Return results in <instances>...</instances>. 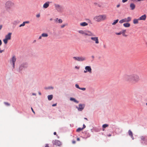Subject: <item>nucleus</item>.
Listing matches in <instances>:
<instances>
[{
	"mask_svg": "<svg viewBox=\"0 0 147 147\" xmlns=\"http://www.w3.org/2000/svg\"><path fill=\"white\" fill-rule=\"evenodd\" d=\"M56 105H57V103H56V104H54L52 106L53 107H54V106H56Z\"/></svg>",
	"mask_w": 147,
	"mask_h": 147,
	"instance_id": "nucleus-47",
	"label": "nucleus"
},
{
	"mask_svg": "<svg viewBox=\"0 0 147 147\" xmlns=\"http://www.w3.org/2000/svg\"><path fill=\"white\" fill-rule=\"evenodd\" d=\"M36 42V40H34L32 42V43H34Z\"/></svg>",
	"mask_w": 147,
	"mask_h": 147,
	"instance_id": "nucleus-50",
	"label": "nucleus"
},
{
	"mask_svg": "<svg viewBox=\"0 0 147 147\" xmlns=\"http://www.w3.org/2000/svg\"><path fill=\"white\" fill-rule=\"evenodd\" d=\"M119 20L118 19L114 21V22L112 23L113 25H115L118 22Z\"/></svg>",
	"mask_w": 147,
	"mask_h": 147,
	"instance_id": "nucleus-27",
	"label": "nucleus"
},
{
	"mask_svg": "<svg viewBox=\"0 0 147 147\" xmlns=\"http://www.w3.org/2000/svg\"><path fill=\"white\" fill-rule=\"evenodd\" d=\"M107 19V15L105 14L99 15L95 16L94 19L97 22H100Z\"/></svg>",
	"mask_w": 147,
	"mask_h": 147,
	"instance_id": "nucleus-3",
	"label": "nucleus"
},
{
	"mask_svg": "<svg viewBox=\"0 0 147 147\" xmlns=\"http://www.w3.org/2000/svg\"><path fill=\"white\" fill-rule=\"evenodd\" d=\"M42 36L41 35L38 38V40H40L42 39Z\"/></svg>",
	"mask_w": 147,
	"mask_h": 147,
	"instance_id": "nucleus-39",
	"label": "nucleus"
},
{
	"mask_svg": "<svg viewBox=\"0 0 147 147\" xmlns=\"http://www.w3.org/2000/svg\"><path fill=\"white\" fill-rule=\"evenodd\" d=\"M136 7L135 5L133 3H131L130 5V7L131 8V10H134Z\"/></svg>",
	"mask_w": 147,
	"mask_h": 147,
	"instance_id": "nucleus-16",
	"label": "nucleus"
},
{
	"mask_svg": "<svg viewBox=\"0 0 147 147\" xmlns=\"http://www.w3.org/2000/svg\"><path fill=\"white\" fill-rule=\"evenodd\" d=\"M38 94L39 95H41V93H40V92H38Z\"/></svg>",
	"mask_w": 147,
	"mask_h": 147,
	"instance_id": "nucleus-57",
	"label": "nucleus"
},
{
	"mask_svg": "<svg viewBox=\"0 0 147 147\" xmlns=\"http://www.w3.org/2000/svg\"><path fill=\"white\" fill-rule=\"evenodd\" d=\"M125 33L122 34V35L123 36L125 37H127V35L126 34H125Z\"/></svg>",
	"mask_w": 147,
	"mask_h": 147,
	"instance_id": "nucleus-37",
	"label": "nucleus"
},
{
	"mask_svg": "<svg viewBox=\"0 0 147 147\" xmlns=\"http://www.w3.org/2000/svg\"><path fill=\"white\" fill-rule=\"evenodd\" d=\"M111 136V135H109V136Z\"/></svg>",
	"mask_w": 147,
	"mask_h": 147,
	"instance_id": "nucleus-63",
	"label": "nucleus"
},
{
	"mask_svg": "<svg viewBox=\"0 0 147 147\" xmlns=\"http://www.w3.org/2000/svg\"><path fill=\"white\" fill-rule=\"evenodd\" d=\"M84 119H86V120H88V119H87V118H84Z\"/></svg>",
	"mask_w": 147,
	"mask_h": 147,
	"instance_id": "nucleus-58",
	"label": "nucleus"
},
{
	"mask_svg": "<svg viewBox=\"0 0 147 147\" xmlns=\"http://www.w3.org/2000/svg\"><path fill=\"white\" fill-rule=\"evenodd\" d=\"M91 39L93 41L95 42L96 44H98L99 43L98 37H91Z\"/></svg>",
	"mask_w": 147,
	"mask_h": 147,
	"instance_id": "nucleus-11",
	"label": "nucleus"
},
{
	"mask_svg": "<svg viewBox=\"0 0 147 147\" xmlns=\"http://www.w3.org/2000/svg\"><path fill=\"white\" fill-rule=\"evenodd\" d=\"M23 68H24L23 66L22 65H21L19 67V70L20 71H21L22 69Z\"/></svg>",
	"mask_w": 147,
	"mask_h": 147,
	"instance_id": "nucleus-32",
	"label": "nucleus"
},
{
	"mask_svg": "<svg viewBox=\"0 0 147 147\" xmlns=\"http://www.w3.org/2000/svg\"><path fill=\"white\" fill-rule=\"evenodd\" d=\"M11 33H9L5 36V38L3 40V41L5 44L6 45L7 43L8 40L11 39Z\"/></svg>",
	"mask_w": 147,
	"mask_h": 147,
	"instance_id": "nucleus-5",
	"label": "nucleus"
},
{
	"mask_svg": "<svg viewBox=\"0 0 147 147\" xmlns=\"http://www.w3.org/2000/svg\"><path fill=\"white\" fill-rule=\"evenodd\" d=\"M140 20H139V18L138 19H134L133 20V23L134 24H138V21Z\"/></svg>",
	"mask_w": 147,
	"mask_h": 147,
	"instance_id": "nucleus-20",
	"label": "nucleus"
},
{
	"mask_svg": "<svg viewBox=\"0 0 147 147\" xmlns=\"http://www.w3.org/2000/svg\"><path fill=\"white\" fill-rule=\"evenodd\" d=\"M45 147H49L48 144H46Z\"/></svg>",
	"mask_w": 147,
	"mask_h": 147,
	"instance_id": "nucleus-49",
	"label": "nucleus"
},
{
	"mask_svg": "<svg viewBox=\"0 0 147 147\" xmlns=\"http://www.w3.org/2000/svg\"><path fill=\"white\" fill-rule=\"evenodd\" d=\"M53 95H48V99L49 100H52V99L53 98Z\"/></svg>",
	"mask_w": 147,
	"mask_h": 147,
	"instance_id": "nucleus-26",
	"label": "nucleus"
},
{
	"mask_svg": "<svg viewBox=\"0 0 147 147\" xmlns=\"http://www.w3.org/2000/svg\"><path fill=\"white\" fill-rule=\"evenodd\" d=\"M76 143V142L75 141V140H73L72 141V143L73 144H75Z\"/></svg>",
	"mask_w": 147,
	"mask_h": 147,
	"instance_id": "nucleus-44",
	"label": "nucleus"
},
{
	"mask_svg": "<svg viewBox=\"0 0 147 147\" xmlns=\"http://www.w3.org/2000/svg\"><path fill=\"white\" fill-rule=\"evenodd\" d=\"M20 21L18 20H14L13 22V24L14 25H16L20 23Z\"/></svg>",
	"mask_w": 147,
	"mask_h": 147,
	"instance_id": "nucleus-23",
	"label": "nucleus"
},
{
	"mask_svg": "<svg viewBox=\"0 0 147 147\" xmlns=\"http://www.w3.org/2000/svg\"><path fill=\"white\" fill-rule=\"evenodd\" d=\"M73 59L75 60L78 61H83L86 60V58L84 57H74Z\"/></svg>",
	"mask_w": 147,
	"mask_h": 147,
	"instance_id": "nucleus-7",
	"label": "nucleus"
},
{
	"mask_svg": "<svg viewBox=\"0 0 147 147\" xmlns=\"http://www.w3.org/2000/svg\"><path fill=\"white\" fill-rule=\"evenodd\" d=\"M75 86L76 88L80 89V87H79V85L78 84H76L75 85Z\"/></svg>",
	"mask_w": 147,
	"mask_h": 147,
	"instance_id": "nucleus-36",
	"label": "nucleus"
},
{
	"mask_svg": "<svg viewBox=\"0 0 147 147\" xmlns=\"http://www.w3.org/2000/svg\"><path fill=\"white\" fill-rule=\"evenodd\" d=\"M52 142L53 145H55L57 146H60L61 145V142L59 140H53Z\"/></svg>",
	"mask_w": 147,
	"mask_h": 147,
	"instance_id": "nucleus-8",
	"label": "nucleus"
},
{
	"mask_svg": "<svg viewBox=\"0 0 147 147\" xmlns=\"http://www.w3.org/2000/svg\"><path fill=\"white\" fill-rule=\"evenodd\" d=\"M25 23L24 22H23V23L22 24H21L20 25L19 27H21L22 26H24L25 25Z\"/></svg>",
	"mask_w": 147,
	"mask_h": 147,
	"instance_id": "nucleus-29",
	"label": "nucleus"
},
{
	"mask_svg": "<svg viewBox=\"0 0 147 147\" xmlns=\"http://www.w3.org/2000/svg\"><path fill=\"white\" fill-rule=\"evenodd\" d=\"M32 95H36V94H35V93H32Z\"/></svg>",
	"mask_w": 147,
	"mask_h": 147,
	"instance_id": "nucleus-56",
	"label": "nucleus"
},
{
	"mask_svg": "<svg viewBox=\"0 0 147 147\" xmlns=\"http://www.w3.org/2000/svg\"><path fill=\"white\" fill-rule=\"evenodd\" d=\"M127 0H122V2L123 3H124L126 2H127Z\"/></svg>",
	"mask_w": 147,
	"mask_h": 147,
	"instance_id": "nucleus-42",
	"label": "nucleus"
},
{
	"mask_svg": "<svg viewBox=\"0 0 147 147\" xmlns=\"http://www.w3.org/2000/svg\"><path fill=\"white\" fill-rule=\"evenodd\" d=\"M54 21L56 23L61 24L62 22V20L61 19H59L58 18H56L54 19Z\"/></svg>",
	"mask_w": 147,
	"mask_h": 147,
	"instance_id": "nucleus-14",
	"label": "nucleus"
},
{
	"mask_svg": "<svg viewBox=\"0 0 147 147\" xmlns=\"http://www.w3.org/2000/svg\"><path fill=\"white\" fill-rule=\"evenodd\" d=\"M80 25L81 26H85L88 25V24L86 22H83L80 23Z\"/></svg>",
	"mask_w": 147,
	"mask_h": 147,
	"instance_id": "nucleus-19",
	"label": "nucleus"
},
{
	"mask_svg": "<svg viewBox=\"0 0 147 147\" xmlns=\"http://www.w3.org/2000/svg\"><path fill=\"white\" fill-rule=\"evenodd\" d=\"M51 2L49 1H47L43 5V8L46 9L48 8L49 5V4Z\"/></svg>",
	"mask_w": 147,
	"mask_h": 147,
	"instance_id": "nucleus-10",
	"label": "nucleus"
},
{
	"mask_svg": "<svg viewBox=\"0 0 147 147\" xmlns=\"http://www.w3.org/2000/svg\"><path fill=\"white\" fill-rule=\"evenodd\" d=\"M146 14H144L139 18V20H142L145 21L146 19Z\"/></svg>",
	"mask_w": 147,
	"mask_h": 147,
	"instance_id": "nucleus-12",
	"label": "nucleus"
},
{
	"mask_svg": "<svg viewBox=\"0 0 147 147\" xmlns=\"http://www.w3.org/2000/svg\"><path fill=\"white\" fill-rule=\"evenodd\" d=\"M5 105H7L8 106H9L10 105V104H9L7 102H5Z\"/></svg>",
	"mask_w": 147,
	"mask_h": 147,
	"instance_id": "nucleus-45",
	"label": "nucleus"
},
{
	"mask_svg": "<svg viewBox=\"0 0 147 147\" xmlns=\"http://www.w3.org/2000/svg\"><path fill=\"white\" fill-rule=\"evenodd\" d=\"M124 22H125L124 21V19L120 20L119 21V23L121 24H122Z\"/></svg>",
	"mask_w": 147,
	"mask_h": 147,
	"instance_id": "nucleus-33",
	"label": "nucleus"
},
{
	"mask_svg": "<svg viewBox=\"0 0 147 147\" xmlns=\"http://www.w3.org/2000/svg\"><path fill=\"white\" fill-rule=\"evenodd\" d=\"M16 60V58L15 56H14L11 59V61L13 63V68H14V66H15V62Z\"/></svg>",
	"mask_w": 147,
	"mask_h": 147,
	"instance_id": "nucleus-13",
	"label": "nucleus"
},
{
	"mask_svg": "<svg viewBox=\"0 0 147 147\" xmlns=\"http://www.w3.org/2000/svg\"><path fill=\"white\" fill-rule=\"evenodd\" d=\"M24 22L25 23V24H29L30 23V22H29V21H25Z\"/></svg>",
	"mask_w": 147,
	"mask_h": 147,
	"instance_id": "nucleus-41",
	"label": "nucleus"
},
{
	"mask_svg": "<svg viewBox=\"0 0 147 147\" xmlns=\"http://www.w3.org/2000/svg\"><path fill=\"white\" fill-rule=\"evenodd\" d=\"M80 89L81 90H86L85 88H80Z\"/></svg>",
	"mask_w": 147,
	"mask_h": 147,
	"instance_id": "nucleus-38",
	"label": "nucleus"
},
{
	"mask_svg": "<svg viewBox=\"0 0 147 147\" xmlns=\"http://www.w3.org/2000/svg\"><path fill=\"white\" fill-rule=\"evenodd\" d=\"M83 129V128H78L76 130V131L77 132L80 131Z\"/></svg>",
	"mask_w": 147,
	"mask_h": 147,
	"instance_id": "nucleus-28",
	"label": "nucleus"
},
{
	"mask_svg": "<svg viewBox=\"0 0 147 147\" xmlns=\"http://www.w3.org/2000/svg\"><path fill=\"white\" fill-rule=\"evenodd\" d=\"M78 32L79 33L84 36H95L94 33L89 30H80Z\"/></svg>",
	"mask_w": 147,
	"mask_h": 147,
	"instance_id": "nucleus-4",
	"label": "nucleus"
},
{
	"mask_svg": "<svg viewBox=\"0 0 147 147\" xmlns=\"http://www.w3.org/2000/svg\"><path fill=\"white\" fill-rule=\"evenodd\" d=\"M124 20L125 22H128L131 21V18L130 17H128L127 18H124Z\"/></svg>",
	"mask_w": 147,
	"mask_h": 147,
	"instance_id": "nucleus-17",
	"label": "nucleus"
},
{
	"mask_svg": "<svg viewBox=\"0 0 147 147\" xmlns=\"http://www.w3.org/2000/svg\"><path fill=\"white\" fill-rule=\"evenodd\" d=\"M120 5L119 4L117 5V8H118L120 7Z\"/></svg>",
	"mask_w": 147,
	"mask_h": 147,
	"instance_id": "nucleus-48",
	"label": "nucleus"
},
{
	"mask_svg": "<svg viewBox=\"0 0 147 147\" xmlns=\"http://www.w3.org/2000/svg\"><path fill=\"white\" fill-rule=\"evenodd\" d=\"M54 5L55 8L57 11L59 12H62L63 10V8L61 6L58 4L56 3Z\"/></svg>",
	"mask_w": 147,
	"mask_h": 147,
	"instance_id": "nucleus-6",
	"label": "nucleus"
},
{
	"mask_svg": "<svg viewBox=\"0 0 147 147\" xmlns=\"http://www.w3.org/2000/svg\"><path fill=\"white\" fill-rule=\"evenodd\" d=\"M5 7L6 9L8 11H9L12 10L14 7L15 4L12 1L8 0L6 2Z\"/></svg>",
	"mask_w": 147,
	"mask_h": 147,
	"instance_id": "nucleus-2",
	"label": "nucleus"
},
{
	"mask_svg": "<svg viewBox=\"0 0 147 147\" xmlns=\"http://www.w3.org/2000/svg\"><path fill=\"white\" fill-rule=\"evenodd\" d=\"M50 21H52L53 20V19L52 18H51L50 19Z\"/></svg>",
	"mask_w": 147,
	"mask_h": 147,
	"instance_id": "nucleus-59",
	"label": "nucleus"
},
{
	"mask_svg": "<svg viewBox=\"0 0 147 147\" xmlns=\"http://www.w3.org/2000/svg\"><path fill=\"white\" fill-rule=\"evenodd\" d=\"M77 140L78 141H79L80 140V139L79 138H77Z\"/></svg>",
	"mask_w": 147,
	"mask_h": 147,
	"instance_id": "nucleus-51",
	"label": "nucleus"
},
{
	"mask_svg": "<svg viewBox=\"0 0 147 147\" xmlns=\"http://www.w3.org/2000/svg\"><path fill=\"white\" fill-rule=\"evenodd\" d=\"M92 57L93 59H94V57L93 56H92Z\"/></svg>",
	"mask_w": 147,
	"mask_h": 147,
	"instance_id": "nucleus-60",
	"label": "nucleus"
},
{
	"mask_svg": "<svg viewBox=\"0 0 147 147\" xmlns=\"http://www.w3.org/2000/svg\"><path fill=\"white\" fill-rule=\"evenodd\" d=\"M146 45H147V41L146 42Z\"/></svg>",
	"mask_w": 147,
	"mask_h": 147,
	"instance_id": "nucleus-61",
	"label": "nucleus"
},
{
	"mask_svg": "<svg viewBox=\"0 0 147 147\" xmlns=\"http://www.w3.org/2000/svg\"><path fill=\"white\" fill-rule=\"evenodd\" d=\"M146 106H147V103H146Z\"/></svg>",
	"mask_w": 147,
	"mask_h": 147,
	"instance_id": "nucleus-62",
	"label": "nucleus"
},
{
	"mask_svg": "<svg viewBox=\"0 0 147 147\" xmlns=\"http://www.w3.org/2000/svg\"><path fill=\"white\" fill-rule=\"evenodd\" d=\"M130 24L129 23H126L123 24L124 26L126 28L129 27L130 26Z\"/></svg>",
	"mask_w": 147,
	"mask_h": 147,
	"instance_id": "nucleus-21",
	"label": "nucleus"
},
{
	"mask_svg": "<svg viewBox=\"0 0 147 147\" xmlns=\"http://www.w3.org/2000/svg\"><path fill=\"white\" fill-rule=\"evenodd\" d=\"M56 134H57V133H56V132H54V135H56Z\"/></svg>",
	"mask_w": 147,
	"mask_h": 147,
	"instance_id": "nucleus-54",
	"label": "nucleus"
},
{
	"mask_svg": "<svg viewBox=\"0 0 147 147\" xmlns=\"http://www.w3.org/2000/svg\"><path fill=\"white\" fill-rule=\"evenodd\" d=\"M126 32V30H123L121 31V34L123 33H125Z\"/></svg>",
	"mask_w": 147,
	"mask_h": 147,
	"instance_id": "nucleus-30",
	"label": "nucleus"
},
{
	"mask_svg": "<svg viewBox=\"0 0 147 147\" xmlns=\"http://www.w3.org/2000/svg\"><path fill=\"white\" fill-rule=\"evenodd\" d=\"M66 25H67L66 24H64L62 25L61 26V28H64V27H65Z\"/></svg>",
	"mask_w": 147,
	"mask_h": 147,
	"instance_id": "nucleus-34",
	"label": "nucleus"
},
{
	"mask_svg": "<svg viewBox=\"0 0 147 147\" xmlns=\"http://www.w3.org/2000/svg\"><path fill=\"white\" fill-rule=\"evenodd\" d=\"M40 17V14H37L36 15V17L38 18Z\"/></svg>",
	"mask_w": 147,
	"mask_h": 147,
	"instance_id": "nucleus-40",
	"label": "nucleus"
},
{
	"mask_svg": "<svg viewBox=\"0 0 147 147\" xmlns=\"http://www.w3.org/2000/svg\"><path fill=\"white\" fill-rule=\"evenodd\" d=\"M86 127V126L84 124H83V127L82 128H83V129L85 128Z\"/></svg>",
	"mask_w": 147,
	"mask_h": 147,
	"instance_id": "nucleus-46",
	"label": "nucleus"
},
{
	"mask_svg": "<svg viewBox=\"0 0 147 147\" xmlns=\"http://www.w3.org/2000/svg\"><path fill=\"white\" fill-rule=\"evenodd\" d=\"M109 126V125L107 124H105L102 125V127L103 128V130L104 131L105 129L104 128H106V127H108Z\"/></svg>",
	"mask_w": 147,
	"mask_h": 147,
	"instance_id": "nucleus-25",
	"label": "nucleus"
},
{
	"mask_svg": "<svg viewBox=\"0 0 147 147\" xmlns=\"http://www.w3.org/2000/svg\"><path fill=\"white\" fill-rule=\"evenodd\" d=\"M141 139L143 141H144L145 140V136H142L141 137Z\"/></svg>",
	"mask_w": 147,
	"mask_h": 147,
	"instance_id": "nucleus-31",
	"label": "nucleus"
},
{
	"mask_svg": "<svg viewBox=\"0 0 147 147\" xmlns=\"http://www.w3.org/2000/svg\"><path fill=\"white\" fill-rule=\"evenodd\" d=\"M41 36L42 37H47L48 36V34L47 33H43L41 34Z\"/></svg>",
	"mask_w": 147,
	"mask_h": 147,
	"instance_id": "nucleus-22",
	"label": "nucleus"
},
{
	"mask_svg": "<svg viewBox=\"0 0 147 147\" xmlns=\"http://www.w3.org/2000/svg\"><path fill=\"white\" fill-rule=\"evenodd\" d=\"M70 100L71 101H74V102H76V103H78V101L76 100L75 98H71L70 99Z\"/></svg>",
	"mask_w": 147,
	"mask_h": 147,
	"instance_id": "nucleus-24",
	"label": "nucleus"
},
{
	"mask_svg": "<svg viewBox=\"0 0 147 147\" xmlns=\"http://www.w3.org/2000/svg\"><path fill=\"white\" fill-rule=\"evenodd\" d=\"M115 34H116L117 35H120L121 34V31L120 32H116Z\"/></svg>",
	"mask_w": 147,
	"mask_h": 147,
	"instance_id": "nucleus-35",
	"label": "nucleus"
},
{
	"mask_svg": "<svg viewBox=\"0 0 147 147\" xmlns=\"http://www.w3.org/2000/svg\"><path fill=\"white\" fill-rule=\"evenodd\" d=\"M125 81L131 85L135 84L138 83L140 81V78L139 76L136 74H127L124 77Z\"/></svg>",
	"mask_w": 147,
	"mask_h": 147,
	"instance_id": "nucleus-1",
	"label": "nucleus"
},
{
	"mask_svg": "<svg viewBox=\"0 0 147 147\" xmlns=\"http://www.w3.org/2000/svg\"><path fill=\"white\" fill-rule=\"evenodd\" d=\"M2 27V25H0V30L1 29Z\"/></svg>",
	"mask_w": 147,
	"mask_h": 147,
	"instance_id": "nucleus-53",
	"label": "nucleus"
},
{
	"mask_svg": "<svg viewBox=\"0 0 147 147\" xmlns=\"http://www.w3.org/2000/svg\"><path fill=\"white\" fill-rule=\"evenodd\" d=\"M87 71H86H86L84 70V73H86Z\"/></svg>",
	"mask_w": 147,
	"mask_h": 147,
	"instance_id": "nucleus-55",
	"label": "nucleus"
},
{
	"mask_svg": "<svg viewBox=\"0 0 147 147\" xmlns=\"http://www.w3.org/2000/svg\"><path fill=\"white\" fill-rule=\"evenodd\" d=\"M128 133L129 136H130L132 139L133 140L134 139V138L133 136V133L130 130H129L128 131Z\"/></svg>",
	"mask_w": 147,
	"mask_h": 147,
	"instance_id": "nucleus-18",
	"label": "nucleus"
},
{
	"mask_svg": "<svg viewBox=\"0 0 147 147\" xmlns=\"http://www.w3.org/2000/svg\"><path fill=\"white\" fill-rule=\"evenodd\" d=\"M85 107V105L84 104H80L79 105V107H76V108L78 109V110L80 111H81L83 110Z\"/></svg>",
	"mask_w": 147,
	"mask_h": 147,
	"instance_id": "nucleus-9",
	"label": "nucleus"
},
{
	"mask_svg": "<svg viewBox=\"0 0 147 147\" xmlns=\"http://www.w3.org/2000/svg\"><path fill=\"white\" fill-rule=\"evenodd\" d=\"M31 110H32V112L34 113V114H35V112L34 111V110H33V109H32V107H31Z\"/></svg>",
	"mask_w": 147,
	"mask_h": 147,
	"instance_id": "nucleus-43",
	"label": "nucleus"
},
{
	"mask_svg": "<svg viewBox=\"0 0 147 147\" xmlns=\"http://www.w3.org/2000/svg\"><path fill=\"white\" fill-rule=\"evenodd\" d=\"M2 44V41L1 40H0V46H1Z\"/></svg>",
	"mask_w": 147,
	"mask_h": 147,
	"instance_id": "nucleus-52",
	"label": "nucleus"
},
{
	"mask_svg": "<svg viewBox=\"0 0 147 147\" xmlns=\"http://www.w3.org/2000/svg\"><path fill=\"white\" fill-rule=\"evenodd\" d=\"M85 69L90 73L92 72V69L90 66H86L85 67Z\"/></svg>",
	"mask_w": 147,
	"mask_h": 147,
	"instance_id": "nucleus-15",
	"label": "nucleus"
}]
</instances>
